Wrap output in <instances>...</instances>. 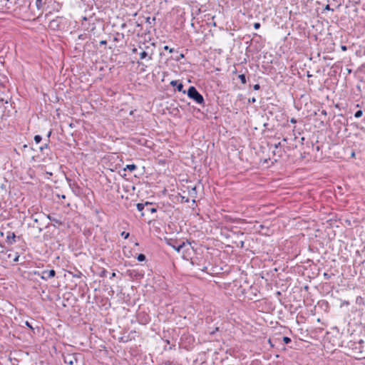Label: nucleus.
Here are the masks:
<instances>
[{
	"label": "nucleus",
	"mask_w": 365,
	"mask_h": 365,
	"mask_svg": "<svg viewBox=\"0 0 365 365\" xmlns=\"http://www.w3.org/2000/svg\"><path fill=\"white\" fill-rule=\"evenodd\" d=\"M282 341L286 344H289L292 341L291 339L288 336H283Z\"/></svg>",
	"instance_id": "aec40b11"
},
{
	"label": "nucleus",
	"mask_w": 365,
	"mask_h": 365,
	"mask_svg": "<svg viewBox=\"0 0 365 365\" xmlns=\"http://www.w3.org/2000/svg\"><path fill=\"white\" fill-rule=\"evenodd\" d=\"M130 234L128 232H121V236L124 237V239H127L128 238Z\"/></svg>",
	"instance_id": "393cba45"
},
{
	"label": "nucleus",
	"mask_w": 365,
	"mask_h": 365,
	"mask_svg": "<svg viewBox=\"0 0 365 365\" xmlns=\"http://www.w3.org/2000/svg\"><path fill=\"white\" fill-rule=\"evenodd\" d=\"M78 354H68L64 356V363L68 365H77L78 364Z\"/></svg>",
	"instance_id": "7ed1b4c3"
},
{
	"label": "nucleus",
	"mask_w": 365,
	"mask_h": 365,
	"mask_svg": "<svg viewBox=\"0 0 365 365\" xmlns=\"http://www.w3.org/2000/svg\"><path fill=\"white\" fill-rule=\"evenodd\" d=\"M25 325H26L27 327L30 328L31 329H34L33 327L31 326V324L28 321H26V322H25Z\"/></svg>",
	"instance_id": "c85d7f7f"
},
{
	"label": "nucleus",
	"mask_w": 365,
	"mask_h": 365,
	"mask_svg": "<svg viewBox=\"0 0 365 365\" xmlns=\"http://www.w3.org/2000/svg\"><path fill=\"white\" fill-rule=\"evenodd\" d=\"M133 53L137 52V48H133Z\"/></svg>",
	"instance_id": "8fccbe9b"
},
{
	"label": "nucleus",
	"mask_w": 365,
	"mask_h": 365,
	"mask_svg": "<svg viewBox=\"0 0 365 365\" xmlns=\"http://www.w3.org/2000/svg\"><path fill=\"white\" fill-rule=\"evenodd\" d=\"M255 101H256L255 98H252V99L249 100V102H251V103H255Z\"/></svg>",
	"instance_id": "ea45409f"
},
{
	"label": "nucleus",
	"mask_w": 365,
	"mask_h": 365,
	"mask_svg": "<svg viewBox=\"0 0 365 365\" xmlns=\"http://www.w3.org/2000/svg\"><path fill=\"white\" fill-rule=\"evenodd\" d=\"M184 58V54L180 53L178 57H176V60L178 61L180 58Z\"/></svg>",
	"instance_id": "72a5a7b5"
},
{
	"label": "nucleus",
	"mask_w": 365,
	"mask_h": 365,
	"mask_svg": "<svg viewBox=\"0 0 365 365\" xmlns=\"http://www.w3.org/2000/svg\"><path fill=\"white\" fill-rule=\"evenodd\" d=\"M55 275H56V272L54 269L44 270L42 272L41 279H43L44 280H48V279L55 277Z\"/></svg>",
	"instance_id": "20e7f679"
},
{
	"label": "nucleus",
	"mask_w": 365,
	"mask_h": 365,
	"mask_svg": "<svg viewBox=\"0 0 365 365\" xmlns=\"http://www.w3.org/2000/svg\"><path fill=\"white\" fill-rule=\"evenodd\" d=\"M294 139L296 140L297 139V136L295 135V134L294 133Z\"/></svg>",
	"instance_id": "864d4df0"
},
{
	"label": "nucleus",
	"mask_w": 365,
	"mask_h": 365,
	"mask_svg": "<svg viewBox=\"0 0 365 365\" xmlns=\"http://www.w3.org/2000/svg\"><path fill=\"white\" fill-rule=\"evenodd\" d=\"M170 85L173 87H176V89L179 92H182L183 93H185V91L183 90V84L178 81L174 80L170 82Z\"/></svg>",
	"instance_id": "39448f33"
},
{
	"label": "nucleus",
	"mask_w": 365,
	"mask_h": 365,
	"mask_svg": "<svg viewBox=\"0 0 365 365\" xmlns=\"http://www.w3.org/2000/svg\"><path fill=\"white\" fill-rule=\"evenodd\" d=\"M78 38L79 39H84L83 35V34L79 35L78 36Z\"/></svg>",
	"instance_id": "79ce46f5"
},
{
	"label": "nucleus",
	"mask_w": 365,
	"mask_h": 365,
	"mask_svg": "<svg viewBox=\"0 0 365 365\" xmlns=\"http://www.w3.org/2000/svg\"><path fill=\"white\" fill-rule=\"evenodd\" d=\"M47 217L51 221L54 222L55 223H57L58 225H62V222L60 220L53 217L49 215Z\"/></svg>",
	"instance_id": "ddd939ff"
},
{
	"label": "nucleus",
	"mask_w": 365,
	"mask_h": 365,
	"mask_svg": "<svg viewBox=\"0 0 365 365\" xmlns=\"http://www.w3.org/2000/svg\"><path fill=\"white\" fill-rule=\"evenodd\" d=\"M50 26H58L57 20H52L50 22Z\"/></svg>",
	"instance_id": "b1692460"
},
{
	"label": "nucleus",
	"mask_w": 365,
	"mask_h": 365,
	"mask_svg": "<svg viewBox=\"0 0 365 365\" xmlns=\"http://www.w3.org/2000/svg\"><path fill=\"white\" fill-rule=\"evenodd\" d=\"M182 200H184L186 202H189V198L188 197L185 198V197H182Z\"/></svg>",
	"instance_id": "4c0bfd02"
},
{
	"label": "nucleus",
	"mask_w": 365,
	"mask_h": 365,
	"mask_svg": "<svg viewBox=\"0 0 365 365\" xmlns=\"http://www.w3.org/2000/svg\"><path fill=\"white\" fill-rule=\"evenodd\" d=\"M148 56V53L145 51H143L140 53V59H144L146 57Z\"/></svg>",
	"instance_id": "4be33fe9"
},
{
	"label": "nucleus",
	"mask_w": 365,
	"mask_h": 365,
	"mask_svg": "<svg viewBox=\"0 0 365 365\" xmlns=\"http://www.w3.org/2000/svg\"><path fill=\"white\" fill-rule=\"evenodd\" d=\"M27 147H28V146H27V145H24L23 146V148H26Z\"/></svg>",
	"instance_id": "603ef678"
},
{
	"label": "nucleus",
	"mask_w": 365,
	"mask_h": 365,
	"mask_svg": "<svg viewBox=\"0 0 365 365\" xmlns=\"http://www.w3.org/2000/svg\"><path fill=\"white\" fill-rule=\"evenodd\" d=\"M260 26H261V25H260V24H259V22H255V23L254 24V28H255V29H259L260 28Z\"/></svg>",
	"instance_id": "bb28decb"
},
{
	"label": "nucleus",
	"mask_w": 365,
	"mask_h": 365,
	"mask_svg": "<svg viewBox=\"0 0 365 365\" xmlns=\"http://www.w3.org/2000/svg\"><path fill=\"white\" fill-rule=\"evenodd\" d=\"M187 96L192 99L195 102L204 106L205 100L201 93L196 89L195 86H190L187 91Z\"/></svg>",
	"instance_id": "f257e3e1"
},
{
	"label": "nucleus",
	"mask_w": 365,
	"mask_h": 365,
	"mask_svg": "<svg viewBox=\"0 0 365 365\" xmlns=\"http://www.w3.org/2000/svg\"><path fill=\"white\" fill-rule=\"evenodd\" d=\"M163 48H164V50H165V51H169V52H170V53H173V52L175 51V49H174V48H169V46H165L163 47Z\"/></svg>",
	"instance_id": "5701e85b"
},
{
	"label": "nucleus",
	"mask_w": 365,
	"mask_h": 365,
	"mask_svg": "<svg viewBox=\"0 0 365 365\" xmlns=\"http://www.w3.org/2000/svg\"><path fill=\"white\" fill-rule=\"evenodd\" d=\"M197 188H196V186H194L192 187L190 190H189V195L192 197H194L195 198L197 197Z\"/></svg>",
	"instance_id": "9d476101"
},
{
	"label": "nucleus",
	"mask_w": 365,
	"mask_h": 365,
	"mask_svg": "<svg viewBox=\"0 0 365 365\" xmlns=\"http://www.w3.org/2000/svg\"><path fill=\"white\" fill-rule=\"evenodd\" d=\"M39 149L43 154H46V155H48L51 152L48 143H45L43 145L41 146Z\"/></svg>",
	"instance_id": "6e6552de"
},
{
	"label": "nucleus",
	"mask_w": 365,
	"mask_h": 365,
	"mask_svg": "<svg viewBox=\"0 0 365 365\" xmlns=\"http://www.w3.org/2000/svg\"><path fill=\"white\" fill-rule=\"evenodd\" d=\"M351 158H355V153L354 152H352L351 154Z\"/></svg>",
	"instance_id": "a18cd8bd"
},
{
	"label": "nucleus",
	"mask_w": 365,
	"mask_h": 365,
	"mask_svg": "<svg viewBox=\"0 0 365 365\" xmlns=\"http://www.w3.org/2000/svg\"><path fill=\"white\" fill-rule=\"evenodd\" d=\"M145 210L147 212H150L151 213H154V212H157V208H155V207H150V206H148V207H146Z\"/></svg>",
	"instance_id": "f3484780"
},
{
	"label": "nucleus",
	"mask_w": 365,
	"mask_h": 365,
	"mask_svg": "<svg viewBox=\"0 0 365 365\" xmlns=\"http://www.w3.org/2000/svg\"><path fill=\"white\" fill-rule=\"evenodd\" d=\"M107 273H108L107 270L106 269H103L101 270V272H100L99 276L101 277H106Z\"/></svg>",
	"instance_id": "412c9836"
},
{
	"label": "nucleus",
	"mask_w": 365,
	"mask_h": 365,
	"mask_svg": "<svg viewBox=\"0 0 365 365\" xmlns=\"http://www.w3.org/2000/svg\"><path fill=\"white\" fill-rule=\"evenodd\" d=\"M282 145V143L281 142H279L278 143H276L274 145V147L275 149H277L279 148V147H281Z\"/></svg>",
	"instance_id": "cd10ccee"
},
{
	"label": "nucleus",
	"mask_w": 365,
	"mask_h": 365,
	"mask_svg": "<svg viewBox=\"0 0 365 365\" xmlns=\"http://www.w3.org/2000/svg\"><path fill=\"white\" fill-rule=\"evenodd\" d=\"M8 257L9 258L12 257L13 258V261L17 262H19V259L20 255H19V254L18 252H15L14 256L11 254H9Z\"/></svg>",
	"instance_id": "f8f14e48"
},
{
	"label": "nucleus",
	"mask_w": 365,
	"mask_h": 365,
	"mask_svg": "<svg viewBox=\"0 0 365 365\" xmlns=\"http://www.w3.org/2000/svg\"><path fill=\"white\" fill-rule=\"evenodd\" d=\"M42 140V138L41 135H36L34 136V141L36 143H39Z\"/></svg>",
	"instance_id": "6ab92c4d"
},
{
	"label": "nucleus",
	"mask_w": 365,
	"mask_h": 365,
	"mask_svg": "<svg viewBox=\"0 0 365 365\" xmlns=\"http://www.w3.org/2000/svg\"><path fill=\"white\" fill-rule=\"evenodd\" d=\"M106 43H107V41H105V40H103V41H100V44H101V45H106Z\"/></svg>",
	"instance_id": "e433bc0d"
},
{
	"label": "nucleus",
	"mask_w": 365,
	"mask_h": 365,
	"mask_svg": "<svg viewBox=\"0 0 365 365\" xmlns=\"http://www.w3.org/2000/svg\"><path fill=\"white\" fill-rule=\"evenodd\" d=\"M16 236L14 232H9L6 237V243L9 245H13L16 242Z\"/></svg>",
	"instance_id": "0eeeda50"
},
{
	"label": "nucleus",
	"mask_w": 365,
	"mask_h": 365,
	"mask_svg": "<svg viewBox=\"0 0 365 365\" xmlns=\"http://www.w3.org/2000/svg\"><path fill=\"white\" fill-rule=\"evenodd\" d=\"M137 259H138V261H139V262H143V261H145V259H146V256H145L144 254H139V255L137 256Z\"/></svg>",
	"instance_id": "4468645a"
},
{
	"label": "nucleus",
	"mask_w": 365,
	"mask_h": 365,
	"mask_svg": "<svg viewBox=\"0 0 365 365\" xmlns=\"http://www.w3.org/2000/svg\"><path fill=\"white\" fill-rule=\"evenodd\" d=\"M356 127L360 129L361 131H363L364 133H365V128L364 126H359V125H356Z\"/></svg>",
	"instance_id": "473e14b6"
},
{
	"label": "nucleus",
	"mask_w": 365,
	"mask_h": 365,
	"mask_svg": "<svg viewBox=\"0 0 365 365\" xmlns=\"http://www.w3.org/2000/svg\"><path fill=\"white\" fill-rule=\"evenodd\" d=\"M137 169V166L135 164L127 165L124 168V170H128L130 172H133Z\"/></svg>",
	"instance_id": "9b49d317"
},
{
	"label": "nucleus",
	"mask_w": 365,
	"mask_h": 365,
	"mask_svg": "<svg viewBox=\"0 0 365 365\" xmlns=\"http://www.w3.org/2000/svg\"><path fill=\"white\" fill-rule=\"evenodd\" d=\"M323 275H324V277L326 279H330V277H331V276H330L329 274H327V272H324Z\"/></svg>",
	"instance_id": "c756f323"
},
{
	"label": "nucleus",
	"mask_w": 365,
	"mask_h": 365,
	"mask_svg": "<svg viewBox=\"0 0 365 365\" xmlns=\"http://www.w3.org/2000/svg\"><path fill=\"white\" fill-rule=\"evenodd\" d=\"M192 202L195 203V199L192 200Z\"/></svg>",
	"instance_id": "5fc2aeb1"
},
{
	"label": "nucleus",
	"mask_w": 365,
	"mask_h": 365,
	"mask_svg": "<svg viewBox=\"0 0 365 365\" xmlns=\"http://www.w3.org/2000/svg\"><path fill=\"white\" fill-rule=\"evenodd\" d=\"M115 275H116V274H115V272H113V273H112V274H111V276H110V279H112V278L115 277Z\"/></svg>",
	"instance_id": "c03bdc74"
},
{
	"label": "nucleus",
	"mask_w": 365,
	"mask_h": 365,
	"mask_svg": "<svg viewBox=\"0 0 365 365\" xmlns=\"http://www.w3.org/2000/svg\"><path fill=\"white\" fill-rule=\"evenodd\" d=\"M166 240V242L167 244L172 247L174 250H175L178 252H180V250L185 246V245L187 243V244H190L189 242L186 241H183L181 243H178V242L175 240H173V239H165Z\"/></svg>",
	"instance_id": "f03ea898"
},
{
	"label": "nucleus",
	"mask_w": 365,
	"mask_h": 365,
	"mask_svg": "<svg viewBox=\"0 0 365 365\" xmlns=\"http://www.w3.org/2000/svg\"><path fill=\"white\" fill-rule=\"evenodd\" d=\"M151 205H152V203L146 202L145 204H143V203H138L136 205V207H137L138 210L141 212V211H143L144 210L145 207H146L148 206H150Z\"/></svg>",
	"instance_id": "1a4fd4ad"
},
{
	"label": "nucleus",
	"mask_w": 365,
	"mask_h": 365,
	"mask_svg": "<svg viewBox=\"0 0 365 365\" xmlns=\"http://www.w3.org/2000/svg\"><path fill=\"white\" fill-rule=\"evenodd\" d=\"M324 10H328V11H334L333 9H331L330 6L329 4L326 5V6L324 7Z\"/></svg>",
	"instance_id": "7c9ffc66"
},
{
	"label": "nucleus",
	"mask_w": 365,
	"mask_h": 365,
	"mask_svg": "<svg viewBox=\"0 0 365 365\" xmlns=\"http://www.w3.org/2000/svg\"><path fill=\"white\" fill-rule=\"evenodd\" d=\"M81 275H82L81 272H79L78 274H75L73 277H78V278H80Z\"/></svg>",
	"instance_id": "58836bf2"
},
{
	"label": "nucleus",
	"mask_w": 365,
	"mask_h": 365,
	"mask_svg": "<svg viewBox=\"0 0 365 365\" xmlns=\"http://www.w3.org/2000/svg\"><path fill=\"white\" fill-rule=\"evenodd\" d=\"M341 48L344 51L347 50V47L346 46H344V45L341 46Z\"/></svg>",
	"instance_id": "f704fd0d"
},
{
	"label": "nucleus",
	"mask_w": 365,
	"mask_h": 365,
	"mask_svg": "<svg viewBox=\"0 0 365 365\" xmlns=\"http://www.w3.org/2000/svg\"><path fill=\"white\" fill-rule=\"evenodd\" d=\"M363 115V110H358L357 111L355 112L354 113V117L356 118H359L362 116Z\"/></svg>",
	"instance_id": "dca6fc26"
},
{
	"label": "nucleus",
	"mask_w": 365,
	"mask_h": 365,
	"mask_svg": "<svg viewBox=\"0 0 365 365\" xmlns=\"http://www.w3.org/2000/svg\"><path fill=\"white\" fill-rule=\"evenodd\" d=\"M254 90L258 91L260 88V86L259 84H255L253 86Z\"/></svg>",
	"instance_id": "2f4dec72"
},
{
	"label": "nucleus",
	"mask_w": 365,
	"mask_h": 365,
	"mask_svg": "<svg viewBox=\"0 0 365 365\" xmlns=\"http://www.w3.org/2000/svg\"><path fill=\"white\" fill-rule=\"evenodd\" d=\"M359 343L360 344H364V340H363V339H361V340L359 341Z\"/></svg>",
	"instance_id": "de8ad7c7"
},
{
	"label": "nucleus",
	"mask_w": 365,
	"mask_h": 365,
	"mask_svg": "<svg viewBox=\"0 0 365 365\" xmlns=\"http://www.w3.org/2000/svg\"><path fill=\"white\" fill-rule=\"evenodd\" d=\"M239 79L242 82V83L245 84L247 82L246 76L245 74H240L238 76Z\"/></svg>",
	"instance_id": "2eb2a0df"
},
{
	"label": "nucleus",
	"mask_w": 365,
	"mask_h": 365,
	"mask_svg": "<svg viewBox=\"0 0 365 365\" xmlns=\"http://www.w3.org/2000/svg\"><path fill=\"white\" fill-rule=\"evenodd\" d=\"M51 133H52V130H50V131H49V132L48 133V134H47V138H49L51 137Z\"/></svg>",
	"instance_id": "a19ab883"
},
{
	"label": "nucleus",
	"mask_w": 365,
	"mask_h": 365,
	"mask_svg": "<svg viewBox=\"0 0 365 365\" xmlns=\"http://www.w3.org/2000/svg\"><path fill=\"white\" fill-rule=\"evenodd\" d=\"M290 122L292 123H297V120L294 118H292L290 119Z\"/></svg>",
	"instance_id": "c9c22d12"
},
{
	"label": "nucleus",
	"mask_w": 365,
	"mask_h": 365,
	"mask_svg": "<svg viewBox=\"0 0 365 365\" xmlns=\"http://www.w3.org/2000/svg\"><path fill=\"white\" fill-rule=\"evenodd\" d=\"M34 221L35 222H38V219H37V218H34Z\"/></svg>",
	"instance_id": "3c124183"
},
{
	"label": "nucleus",
	"mask_w": 365,
	"mask_h": 365,
	"mask_svg": "<svg viewBox=\"0 0 365 365\" xmlns=\"http://www.w3.org/2000/svg\"><path fill=\"white\" fill-rule=\"evenodd\" d=\"M322 114L326 115H327V111L325 110H322Z\"/></svg>",
	"instance_id": "37998d69"
},
{
	"label": "nucleus",
	"mask_w": 365,
	"mask_h": 365,
	"mask_svg": "<svg viewBox=\"0 0 365 365\" xmlns=\"http://www.w3.org/2000/svg\"><path fill=\"white\" fill-rule=\"evenodd\" d=\"M304 140V137L301 138V143L302 144H303Z\"/></svg>",
	"instance_id": "49530a36"
},
{
	"label": "nucleus",
	"mask_w": 365,
	"mask_h": 365,
	"mask_svg": "<svg viewBox=\"0 0 365 365\" xmlns=\"http://www.w3.org/2000/svg\"><path fill=\"white\" fill-rule=\"evenodd\" d=\"M283 142H287V138H284L283 140H282Z\"/></svg>",
	"instance_id": "09e8293b"
},
{
	"label": "nucleus",
	"mask_w": 365,
	"mask_h": 365,
	"mask_svg": "<svg viewBox=\"0 0 365 365\" xmlns=\"http://www.w3.org/2000/svg\"><path fill=\"white\" fill-rule=\"evenodd\" d=\"M36 6L38 9H40L43 6L42 0H36Z\"/></svg>",
	"instance_id": "a211bd4d"
},
{
	"label": "nucleus",
	"mask_w": 365,
	"mask_h": 365,
	"mask_svg": "<svg viewBox=\"0 0 365 365\" xmlns=\"http://www.w3.org/2000/svg\"><path fill=\"white\" fill-rule=\"evenodd\" d=\"M224 218H225V220H227V221H229V222H233L232 218L230 216H229V215H225V216L224 217Z\"/></svg>",
	"instance_id": "a878e982"
},
{
	"label": "nucleus",
	"mask_w": 365,
	"mask_h": 365,
	"mask_svg": "<svg viewBox=\"0 0 365 365\" xmlns=\"http://www.w3.org/2000/svg\"><path fill=\"white\" fill-rule=\"evenodd\" d=\"M70 186L71 187L73 192L78 196L81 194V187L77 184L73 182V184L70 183Z\"/></svg>",
	"instance_id": "423d86ee"
}]
</instances>
